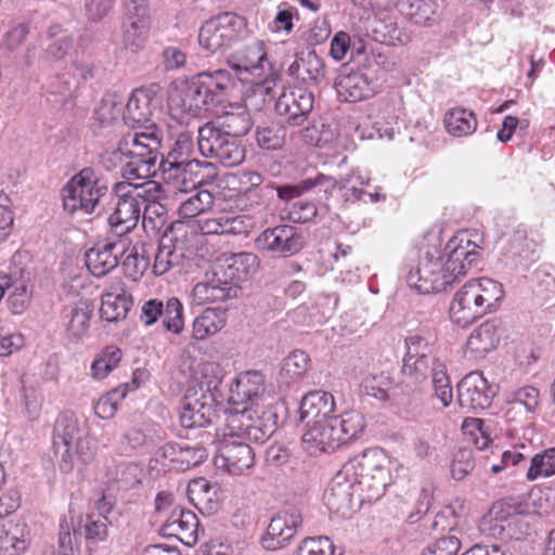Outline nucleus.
<instances>
[{"instance_id":"1","label":"nucleus","mask_w":555,"mask_h":555,"mask_svg":"<svg viewBox=\"0 0 555 555\" xmlns=\"http://www.w3.org/2000/svg\"><path fill=\"white\" fill-rule=\"evenodd\" d=\"M476 244L465 235L449 240L443 250L428 247L405 275L410 288L420 294L439 293L452 285L477 263Z\"/></svg>"},{"instance_id":"2","label":"nucleus","mask_w":555,"mask_h":555,"mask_svg":"<svg viewBox=\"0 0 555 555\" xmlns=\"http://www.w3.org/2000/svg\"><path fill=\"white\" fill-rule=\"evenodd\" d=\"M395 465L382 449L372 448L346 462L345 473H351L363 499L372 502L380 499L392 482L390 469Z\"/></svg>"},{"instance_id":"3","label":"nucleus","mask_w":555,"mask_h":555,"mask_svg":"<svg viewBox=\"0 0 555 555\" xmlns=\"http://www.w3.org/2000/svg\"><path fill=\"white\" fill-rule=\"evenodd\" d=\"M151 192H162L160 184L155 181L140 184L128 181L115 183L113 188L115 207L108 217V224L115 235L125 237L137 227L142 207L146 202L145 193Z\"/></svg>"},{"instance_id":"4","label":"nucleus","mask_w":555,"mask_h":555,"mask_svg":"<svg viewBox=\"0 0 555 555\" xmlns=\"http://www.w3.org/2000/svg\"><path fill=\"white\" fill-rule=\"evenodd\" d=\"M107 192L106 181L93 167H85L63 188V206L70 214L90 215Z\"/></svg>"},{"instance_id":"5","label":"nucleus","mask_w":555,"mask_h":555,"mask_svg":"<svg viewBox=\"0 0 555 555\" xmlns=\"http://www.w3.org/2000/svg\"><path fill=\"white\" fill-rule=\"evenodd\" d=\"M204 379L198 383V388L188 389L180 414V422L184 428L192 429L205 427L211 423L215 415L216 397L214 390L220 384L217 376L208 378L207 374L214 372V364L206 363L202 370Z\"/></svg>"},{"instance_id":"6","label":"nucleus","mask_w":555,"mask_h":555,"mask_svg":"<svg viewBox=\"0 0 555 555\" xmlns=\"http://www.w3.org/2000/svg\"><path fill=\"white\" fill-rule=\"evenodd\" d=\"M247 416L246 410L230 413L225 418L224 426L219 428L216 434L219 452L228 468L233 473H241L254 464L253 449L240 437L242 433L240 429Z\"/></svg>"},{"instance_id":"7","label":"nucleus","mask_w":555,"mask_h":555,"mask_svg":"<svg viewBox=\"0 0 555 555\" xmlns=\"http://www.w3.org/2000/svg\"><path fill=\"white\" fill-rule=\"evenodd\" d=\"M401 371L414 384H421L431 376V386L436 398L444 408L451 404L453 390L447 365L436 354L404 357Z\"/></svg>"},{"instance_id":"8","label":"nucleus","mask_w":555,"mask_h":555,"mask_svg":"<svg viewBox=\"0 0 555 555\" xmlns=\"http://www.w3.org/2000/svg\"><path fill=\"white\" fill-rule=\"evenodd\" d=\"M363 178L358 171H352L350 175L339 179L333 176L318 173L314 178H307L296 185L285 184L274 186V192L278 193L279 198L291 201L314 188H321L326 198L332 196L335 189H339L345 190L344 197L346 201H362L363 195L366 193L359 186L363 185Z\"/></svg>"},{"instance_id":"9","label":"nucleus","mask_w":555,"mask_h":555,"mask_svg":"<svg viewBox=\"0 0 555 555\" xmlns=\"http://www.w3.org/2000/svg\"><path fill=\"white\" fill-rule=\"evenodd\" d=\"M194 152V142L192 135L188 132L178 134L176 142L167 155V158H160V167L165 175L167 183L181 192H188L191 185L186 181V173H193L199 167H212L211 163L201 162L192 158Z\"/></svg>"},{"instance_id":"10","label":"nucleus","mask_w":555,"mask_h":555,"mask_svg":"<svg viewBox=\"0 0 555 555\" xmlns=\"http://www.w3.org/2000/svg\"><path fill=\"white\" fill-rule=\"evenodd\" d=\"M246 35V20L227 12L204 23L199 29L198 42L205 50L215 53L230 48Z\"/></svg>"},{"instance_id":"11","label":"nucleus","mask_w":555,"mask_h":555,"mask_svg":"<svg viewBox=\"0 0 555 555\" xmlns=\"http://www.w3.org/2000/svg\"><path fill=\"white\" fill-rule=\"evenodd\" d=\"M197 146L202 156L224 167L238 166L246 156V149L240 139L219 132L210 126L199 127Z\"/></svg>"},{"instance_id":"12","label":"nucleus","mask_w":555,"mask_h":555,"mask_svg":"<svg viewBox=\"0 0 555 555\" xmlns=\"http://www.w3.org/2000/svg\"><path fill=\"white\" fill-rule=\"evenodd\" d=\"M95 65L92 53L79 47L74 51L69 65L64 73L59 74L50 85L51 93L62 96L66 103L76 96L79 80H87L94 76Z\"/></svg>"},{"instance_id":"13","label":"nucleus","mask_w":555,"mask_h":555,"mask_svg":"<svg viewBox=\"0 0 555 555\" xmlns=\"http://www.w3.org/2000/svg\"><path fill=\"white\" fill-rule=\"evenodd\" d=\"M227 63L240 76L248 75L253 79L275 75L267 57L266 44L259 39H254L233 51L228 56Z\"/></svg>"},{"instance_id":"14","label":"nucleus","mask_w":555,"mask_h":555,"mask_svg":"<svg viewBox=\"0 0 555 555\" xmlns=\"http://www.w3.org/2000/svg\"><path fill=\"white\" fill-rule=\"evenodd\" d=\"M266 392L264 375L260 371H246L240 373L230 386L228 402L230 409L227 416L232 412L246 410V414L258 406V402Z\"/></svg>"},{"instance_id":"15","label":"nucleus","mask_w":555,"mask_h":555,"mask_svg":"<svg viewBox=\"0 0 555 555\" xmlns=\"http://www.w3.org/2000/svg\"><path fill=\"white\" fill-rule=\"evenodd\" d=\"M305 245V240L297 228L288 224L276 225L262 231L256 238L259 250L276 257H291Z\"/></svg>"},{"instance_id":"16","label":"nucleus","mask_w":555,"mask_h":555,"mask_svg":"<svg viewBox=\"0 0 555 555\" xmlns=\"http://www.w3.org/2000/svg\"><path fill=\"white\" fill-rule=\"evenodd\" d=\"M496 392L498 386L490 384L479 371L468 373L457 384L459 404L467 411L489 408Z\"/></svg>"},{"instance_id":"17","label":"nucleus","mask_w":555,"mask_h":555,"mask_svg":"<svg viewBox=\"0 0 555 555\" xmlns=\"http://www.w3.org/2000/svg\"><path fill=\"white\" fill-rule=\"evenodd\" d=\"M540 405V391L533 386H524L507 393L504 417L507 423L524 426L531 422Z\"/></svg>"},{"instance_id":"18","label":"nucleus","mask_w":555,"mask_h":555,"mask_svg":"<svg viewBox=\"0 0 555 555\" xmlns=\"http://www.w3.org/2000/svg\"><path fill=\"white\" fill-rule=\"evenodd\" d=\"M159 318L167 331L180 334L183 330V306L180 300L171 297L164 304L163 300L154 298L142 305L140 320L144 325L150 326Z\"/></svg>"},{"instance_id":"19","label":"nucleus","mask_w":555,"mask_h":555,"mask_svg":"<svg viewBox=\"0 0 555 555\" xmlns=\"http://www.w3.org/2000/svg\"><path fill=\"white\" fill-rule=\"evenodd\" d=\"M313 93L302 89L293 88L283 91L275 102V113L284 118L289 126H300L313 108Z\"/></svg>"},{"instance_id":"20","label":"nucleus","mask_w":555,"mask_h":555,"mask_svg":"<svg viewBox=\"0 0 555 555\" xmlns=\"http://www.w3.org/2000/svg\"><path fill=\"white\" fill-rule=\"evenodd\" d=\"M83 433L85 428L80 427L78 418L73 413H64L57 417L53 431V446L56 453L63 448L62 461L60 462V469L63 473L72 472V449Z\"/></svg>"},{"instance_id":"21","label":"nucleus","mask_w":555,"mask_h":555,"mask_svg":"<svg viewBox=\"0 0 555 555\" xmlns=\"http://www.w3.org/2000/svg\"><path fill=\"white\" fill-rule=\"evenodd\" d=\"M128 237L99 243L86 253V264L94 276H104L119 263L127 251Z\"/></svg>"},{"instance_id":"22","label":"nucleus","mask_w":555,"mask_h":555,"mask_svg":"<svg viewBox=\"0 0 555 555\" xmlns=\"http://www.w3.org/2000/svg\"><path fill=\"white\" fill-rule=\"evenodd\" d=\"M485 314L475 282L469 280L455 293L450 306V319L459 326L466 327Z\"/></svg>"},{"instance_id":"23","label":"nucleus","mask_w":555,"mask_h":555,"mask_svg":"<svg viewBox=\"0 0 555 555\" xmlns=\"http://www.w3.org/2000/svg\"><path fill=\"white\" fill-rule=\"evenodd\" d=\"M302 524V516L298 509L291 508L283 511L272 517L262 545L267 550H279L289 543Z\"/></svg>"},{"instance_id":"24","label":"nucleus","mask_w":555,"mask_h":555,"mask_svg":"<svg viewBox=\"0 0 555 555\" xmlns=\"http://www.w3.org/2000/svg\"><path fill=\"white\" fill-rule=\"evenodd\" d=\"M198 529L197 516L192 511L175 506L159 531L164 537L176 538L183 544L192 546L198 540Z\"/></svg>"},{"instance_id":"25","label":"nucleus","mask_w":555,"mask_h":555,"mask_svg":"<svg viewBox=\"0 0 555 555\" xmlns=\"http://www.w3.org/2000/svg\"><path fill=\"white\" fill-rule=\"evenodd\" d=\"M306 427L307 429L302 435V443L310 454L317 455L324 452H334L341 447L332 416L312 422L306 425Z\"/></svg>"},{"instance_id":"26","label":"nucleus","mask_w":555,"mask_h":555,"mask_svg":"<svg viewBox=\"0 0 555 555\" xmlns=\"http://www.w3.org/2000/svg\"><path fill=\"white\" fill-rule=\"evenodd\" d=\"M259 261L257 255L248 251H241L225 256L221 263L215 267V271L229 285L233 283L235 287H242L241 283L258 269Z\"/></svg>"},{"instance_id":"27","label":"nucleus","mask_w":555,"mask_h":555,"mask_svg":"<svg viewBox=\"0 0 555 555\" xmlns=\"http://www.w3.org/2000/svg\"><path fill=\"white\" fill-rule=\"evenodd\" d=\"M194 227L203 235H242L249 232L254 222L247 215L223 214L214 218L197 219Z\"/></svg>"},{"instance_id":"28","label":"nucleus","mask_w":555,"mask_h":555,"mask_svg":"<svg viewBox=\"0 0 555 555\" xmlns=\"http://www.w3.org/2000/svg\"><path fill=\"white\" fill-rule=\"evenodd\" d=\"M254 124L250 113L242 103H230L220 115L203 126L215 127L219 132L238 139L246 135Z\"/></svg>"},{"instance_id":"29","label":"nucleus","mask_w":555,"mask_h":555,"mask_svg":"<svg viewBox=\"0 0 555 555\" xmlns=\"http://www.w3.org/2000/svg\"><path fill=\"white\" fill-rule=\"evenodd\" d=\"M241 294L242 287H235L233 283L228 286L215 270L207 273L206 280L197 283L192 291L193 300L197 305L227 301L240 297Z\"/></svg>"},{"instance_id":"30","label":"nucleus","mask_w":555,"mask_h":555,"mask_svg":"<svg viewBox=\"0 0 555 555\" xmlns=\"http://www.w3.org/2000/svg\"><path fill=\"white\" fill-rule=\"evenodd\" d=\"M92 313L93 304L86 298L70 302L62 309L61 319L69 340L78 341L88 332Z\"/></svg>"},{"instance_id":"31","label":"nucleus","mask_w":555,"mask_h":555,"mask_svg":"<svg viewBox=\"0 0 555 555\" xmlns=\"http://www.w3.org/2000/svg\"><path fill=\"white\" fill-rule=\"evenodd\" d=\"M247 417L244 418V425L240 429V437L244 440L263 442L270 438L279 425V415L276 409L269 404L260 415L254 420L251 412L247 413Z\"/></svg>"},{"instance_id":"32","label":"nucleus","mask_w":555,"mask_h":555,"mask_svg":"<svg viewBox=\"0 0 555 555\" xmlns=\"http://www.w3.org/2000/svg\"><path fill=\"white\" fill-rule=\"evenodd\" d=\"M354 481L351 473H345V465L331 480L323 499L328 509L345 513L351 507Z\"/></svg>"},{"instance_id":"33","label":"nucleus","mask_w":555,"mask_h":555,"mask_svg":"<svg viewBox=\"0 0 555 555\" xmlns=\"http://www.w3.org/2000/svg\"><path fill=\"white\" fill-rule=\"evenodd\" d=\"M132 305L131 294L124 288L121 283H117L102 294L100 315L107 322H118L127 317Z\"/></svg>"},{"instance_id":"34","label":"nucleus","mask_w":555,"mask_h":555,"mask_svg":"<svg viewBox=\"0 0 555 555\" xmlns=\"http://www.w3.org/2000/svg\"><path fill=\"white\" fill-rule=\"evenodd\" d=\"M288 73L292 77L307 85H320L326 78V67L323 59L315 51L296 56L289 65Z\"/></svg>"},{"instance_id":"35","label":"nucleus","mask_w":555,"mask_h":555,"mask_svg":"<svg viewBox=\"0 0 555 555\" xmlns=\"http://www.w3.org/2000/svg\"><path fill=\"white\" fill-rule=\"evenodd\" d=\"M500 340L499 323L496 320H488L480 324L468 336L466 353L472 359H481L488 352L495 349Z\"/></svg>"},{"instance_id":"36","label":"nucleus","mask_w":555,"mask_h":555,"mask_svg":"<svg viewBox=\"0 0 555 555\" xmlns=\"http://www.w3.org/2000/svg\"><path fill=\"white\" fill-rule=\"evenodd\" d=\"M162 456L178 470H186L207 459V451L199 444L189 446L168 442L162 448Z\"/></svg>"},{"instance_id":"37","label":"nucleus","mask_w":555,"mask_h":555,"mask_svg":"<svg viewBox=\"0 0 555 555\" xmlns=\"http://www.w3.org/2000/svg\"><path fill=\"white\" fill-rule=\"evenodd\" d=\"M334 397L326 391H312L306 395L300 403V421L306 425L332 416L334 410Z\"/></svg>"},{"instance_id":"38","label":"nucleus","mask_w":555,"mask_h":555,"mask_svg":"<svg viewBox=\"0 0 555 555\" xmlns=\"http://www.w3.org/2000/svg\"><path fill=\"white\" fill-rule=\"evenodd\" d=\"M238 190L248 199L255 198L258 206L266 205L274 195V185L263 184V177L258 171L244 170L238 176Z\"/></svg>"},{"instance_id":"39","label":"nucleus","mask_w":555,"mask_h":555,"mask_svg":"<svg viewBox=\"0 0 555 555\" xmlns=\"http://www.w3.org/2000/svg\"><path fill=\"white\" fill-rule=\"evenodd\" d=\"M335 86L338 95L346 102L361 101L373 92L367 77L361 72L340 75Z\"/></svg>"},{"instance_id":"40","label":"nucleus","mask_w":555,"mask_h":555,"mask_svg":"<svg viewBox=\"0 0 555 555\" xmlns=\"http://www.w3.org/2000/svg\"><path fill=\"white\" fill-rule=\"evenodd\" d=\"M254 83L250 89L245 93L242 105L246 107L247 112L250 111L261 112L274 99L273 87L275 86L276 77L266 76L262 79H253Z\"/></svg>"},{"instance_id":"41","label":"nucleus","mask_w":555,"mask_h":555,"mask_svg":"<svg viewBox=\"0 0 555 555\" xmlns=\"http://www.w3.org/2000/svg\"><path fill=\"white\" fill-rule=\"evenodd\" d=\"M29 256L26 251H16L10 261L9 271L5 272L8 289L10 293L28 294L27 283L30 281V271L27 267Z\"/></svg>"},{"instance_id":"42","label":"nucleus","mask_w":555,"mask_h":555,"mask_svg":"<svg viewBox=\"0 0 555 555\" xmlns=\"http://www.w3.org/2000/svg\"><path fill=\"white\" fill-rule=\"evenodd\" d=\"M225 323V309L207 308L197 318H195L192 326V336L196 340H204L221 331Z\"/></svg>"},{"instance_id":"43","label":"nucleus","mask_w":555,"mask_h":555,"mask_svg":"<svg viewBox=\"0 0 555 555\" xmlns=\"http://www.w3.org/2000/svg\"><path fill=\"white\" fill-rule=\"evenodd\" d=\"M209 98L206 86L203 83L199 74H196L182 92L181 107L189 114L196 116L207 106L214 105Z\"/></svg>"},{"instance_id":"44","label":"nucleus","mask_w":555,"mask_h":555,"mask_svg":"<svg viewBox=\"0 0 555 555\" xmlns=\"http://www.w3.org/2000/svg\"><path fill=\"white\" fill-rule=\"evenodd\" d=\"M149 29V14H127L122 23V43L137 51L143 47Z\"/></svg>"},{"instance_id":"45","label":"nucleus","mask_w":555,"mask_h":555,"mask_svg":"<svg viewBox=\"0 0 555 555\" xmlns=\"http://www.w3.org/2000/svg\"><path fill=\"white\" fill-rule=\"evenodd\" d=\"M151 115V99L149 94L144 90H135L127 104H124V122L131 127L144 125L150 120Z\"/></svg>"},{"instance_id":"46","label":"nucleus","mask_w":555,"mask_h":555,"mask_svg":"<svg viewBox=\"0 0 555 555\" xmlns=\"http://www.w3.org/2000/svg\"><path fill=\"white\" fill-rule=\"evenodd\" d=\"M203 83L206 86L210 102L214 105L220 104L228 96L234 87L232 75L227 69L198 73Z\"/></svg>"},{"instance_id":"47","label":"nucleus","mask_w":555,"mask_h":555,"mask_svg":"<svg viewBox=\"0 0 555 555\" xmlns=\"http://www.w3.org/2000/svg\"><path fill=\"white\" fill-rule=\"evenodd\" d=\"M47 36L52 41L43 51L42 59L46 62H59L73 49L74 38L59 25H53L47 30Z\"/></svg>"},{"instance_id":"48","label":"nucleus","mask_w":555,"mask_h":555,"mask_svg":"<svg viewBox=\"0 0 555 555\" xmlns=\"http://www.w3.org/2000/svg\"><path fill=\"white\" fill-rule=\"evenodd\" d=\"M333 417V425L337 429L340 446L347 444L360 437L365 428L364 416L358 411H347Z\"/></svg>"},{"instance_id":"49","label":"nucleus","mask_w":555,"mask_h":555,"mask_svg":"<svg viewBox=\"0 0 555 555\" xmlns=\"http://www.w3.org/2000/svg\"><path fill=\"white\" fill-rule=\"evenodd\" d=\"M127 251L122 255L120 263L125 274L133 281L139 280L150 266V258L144 244L132 245L128 238Z\"/></svg>"},{"instance_id":"50","label":"nucleus","mask_w":555,"mask_h":555,"mask_svg":"<svg viewBox=\"0 0 555 555\" xmlns=\"http://www.w3.org/2000/svg\"><path fill=\"white\" fill-rule=\"evenodd\" d=\"M286 128L279 122H263L255 127L254 138L257 146L261 150H281L286 142Z\"/></svg>"},{"instance_id":"51","label":"nucleus","mask_w":555,"mask_h":555,"mask_svg":"<svg viewBox=\"0 0 555 555\" xmlns=\"http://www.w3.org/2000/svg\"><path fill=\"white\" fill-rule=\"evenodd\" d=\"M215 204V196L207 190H197L180 203L178 215L181 219H194L209 211Z\"/></svg>"},{"instance_id":"52","label":"nucleus","mask_w":555,"mask_h":555,"mask_svg":"<svg viewBox=\"0 0 555 555\" xmlns=\"http://www.w3.org/2000/svg\"><path fill=\"white\" fill-rule=\"evenodd\" d=\"M124 100L115 92H106L94 111V119L101 126H109L122 119Z\"/></svg>"},{"instance_id":"53","label":"nucleus","mask_w":555,"mask_h":555,"mask_svg":"<svg viewBox=\"0 0 555 555\" xmlns=\"http://www.w3.org/2000/svg\"><path fill=\"white\" fill-rule=\"evenodd\" d=\"M444 125L451 135L464 137L475 132L477 119L473 112L457 107L446 114Z\"/></svg>"},{"instance_id":"54","label":"nucleus","mask_w":555,"mask_h":555,"mask_svg":"<svg viewBox=\"0 0 555 555\" xmlns=\"http://www.w3.org/2000/svg\"><path fill=\"white\" fill-rule=\"evenodd\" d=\"M473 282H475L486 314L496 311L504 297L502 284L489 278L473 279Z\"/></svg>"},{"instance_id":"55","label":"nucleus","mask_w":555,"mask_h":555,"mask_svg":"<svg viewBox=\"0 0 555 555\" xmlns=\"http://www.w3.org/2000/svg\"><path fill=\"white\" fill-rule=\"evenodd\" d=\"M410 7V14L415 24L433 26L440 18L443 0H413Z\"/></svg>"},{"instance_id":"56","label":"nucleus","mask_w":555,"mask_h":555,"mask_svg":"<svg viewBox=\"0 0 555 555\" xmlns=\"http://www.w3.org/2000/svg\"><path fill=\"white\" fill-rule=\"evenodd\" d=\"M160 160L154 157H129L121 167V175L126 180H145L157 172Z\"/></svg>"},{"instance_id":"57","label":"nucleus","mask_w":555,"mask_h":555,"mask_svg":"<svg viewBox=\"0 0 555 555\" xmlns=\"http://www.w3.org/2000/svg\"><path fill=\"white\" fill-rule=\"evenodd\" d=\"M20 529L11 521L0 525V555H23L27 544L18 537Z\"/></svg>"},{"instance_id":"58","label":"nucleus","mask_w":555,"mask_h":555,"mask_svg":"<svg viewBox=\"0 0 555 555\" xmlns=\"http://www.w3.org/2000/svg\"><path fill=\"white\" fill-rule=\"evenodd\" d=\"M555 474V448H550L537 453L530 463L527 472V479L530 481L539 477H550Z\"/></svg>"},{"instance_id":"59","label":"nucleus","mask_w":555,"mask_h":555,"mask_svg":"<svg viewBox=\"0 0 555 555\" xmlns=\"http://www.w3.org/2000/svg\"><path fill=\"white\" fill-rule=\"evenodd\" d=\"M182 254L178 253L175 246L169 244L160 243L155 254L153 271L156 275H163L167 273L172 267L180 263Z\"/></svg>"},{"instance_id":"60","label":"nucleus","mask_w":555,"mask_h":555,"mask_svg":"<svg viewBox=\"0 0 555 555\" xmlns=\"http://www.w3.org/2000/svg\"><path fill=\"white\" fill-rule=\"evenodd\" d=\"M309 362V356L305 351L294 350L285 359L281 375L291 379L300 378L308 371Z\"/></svg>"},{"instance_id":"61","label":"nucleus","mask_w":555,"mask_h":555,"mask_svg":"<svg viewBox=\"0 0 555 555\" xmlns=\"http://www.w3.org/2000/svg\"><path fill=\"white\" fill-rule=\"evenodd\" d=\"M109 520L102 513L98 516L88 515L83 524L85 538L88 541L102 542L108 537Z\"/></svg>"},{"instance_id":"62","label":"nucleus","mask_w":555,"mask_h":555,"mask_svg":"<svg viewBox=\"0 0 555 555\" xmlns=\"http://www.w3.org/2000/svg\"><path fill=\"white\" fill-rule=\"evenodd\" d=\"M120 359L121 352L118 348L106 349L91 365L93 377L98 379L106 377L117 366Z\"/></svg>"},{"instance_id":"63","label":"nucleus","mask_w":555,"mask_h":555,"mask_svg":"<svg viewBox=\"0 0 555 555\" xmlns=\"http://www.w3.org/2000/svg\"><path fill=\"white\" fill-rule=\"evenodd\" d=\"M475 467L473 451L469 448H460L451 463V476L455 480L464 479Z\"/></svg>"},{"instance_id":"64","label":"nucleus","mask_w":555,"mask_h":555,"mask_svg":"<svg viewBox=\"0 0 555 555\" xmlns=\"http://www.w3.org/2000/svg\"><path fill=\"white\" fill-rule=\"evenodd\" d=\"M462 543L455 534H448L427 546L422 555H456Z\"/></svg>"}]
</instances>
